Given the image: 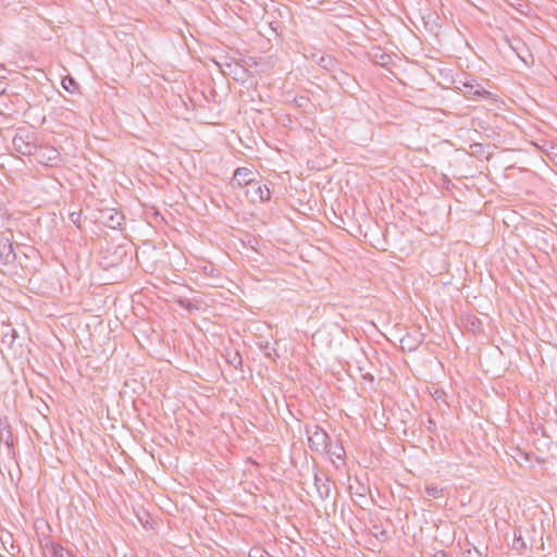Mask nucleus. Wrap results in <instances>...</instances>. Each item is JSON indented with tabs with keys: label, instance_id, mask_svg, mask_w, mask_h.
Listing matches in <instances>:
<instances>
[{
	"label": "nucleus",
	"instance_id": "obj_14",
	"mask_svg": "<svg viewBox=\"0 0 557 557\" xmlns=\"http://www.w3.org/2000/svg\"><path fill=\"white\" fill-rule=\"evenodd\" d=\"M175 302L183 309H186L189 312H194L199 310V305L191 301L190 299L182 296L175 297Z\"/></svg>",
	"mask_w": 557,
	"mask_h": 557
},
{
	"label": "nucleus",
	"instance_id": "obj_26",
	"mask_svg": "<svg viewBox=\"0 0 557 557\" xmlns=\"http://www.w3.org/2000/svg\"><path fill=\"white\" fill-rule=\"evenodd\" d=\"M78 216H79V215H78V214H76V213H71V220H72L74 223H76V222H77Z\"/></svg>",
	"mask_w": 557,
	"mask_h": 557
},
{
	"label": "nucleus",
	"instance_id": "obj_23",
	"mask_svg": "<svg viewBox=\"0 0 557 557\" xmlns=\"http://www.w3.org/2000/svg\"><path fill=\"white\" fill-rule=\"evenodd\" d=\"M466 557H481V552L476 547H471L465 552Z\"/></svg>",
	"mask_w": 557,
	"mask_h": 557
},
{
	"label": "nucleus",
	"instance_id": "obj_9",
	"mask_svg": "<svg viewBox=\"0 0 557 557\" xmlns=\"http://www.w3.org/2000/svg\"><path fill=\"white\" fill-rule=\"evenodd\" d=\"M463 87L466 88L465 95L470 99L484 98L490 99L492 97V92L483 88L480 84H473L470 82H465Z\"/></svg>",
	"mask_w": 557,
	"mask_h": 557
},
{
	"label": "nucleus",
	"instance_id": "obj_4",
	"mask_svg": "<svg viewBox=\"0 0 557 557\" xmlns=\"http://www.w3.org/2000/svg\"><path fill=\"white\" fill-rule=\"evenodd\" d=\"M16 259L12 238L5 233H0V263L4 267L12 265Z\"/></svg>",
	"mask_w": 557,
	"mask_h": 557
},
{
	"label": "nucleus",
	"instance_id": "obj_2",
	"mask_svg": "<svg viewBox=\"0 0 557 557\" xmlns=\"http://www.w3.org/2000/svg\"><path fill=\"white\" fill-rule=\"evenodd\" d=\"M308 435V444L311 450L318 454H324V450L330 446L329 434L319 425L313 424L306 428Z\"/></svg>",
	"mask_w": 557,
	"mask_h": 557
},
{
	"label": "nucleus",
	"instance_id": "obj_30",
	"mask_svg": "<svg viewBox=\"0 0 557 557\" xmlns=\"http://www.w3.org/2000/svg\"><path fill=\"white\" fill-rule=\"evenodd\" d=\"M250 557H257V554L252 555V552H250Z\"/></svg>",
	"mask_w": 557,
	"mask_h": 557
},
{
	"label": "nucleus",
	"instance_id": "obj_17",
	"mask_svg": "<svg viewBox=\"0 0 557 557\" xmlns=\"http://www.w3.org/2000/svg\"><path fill=\"white\" fill-rule=\"evenodd\" d=\"M425 492L430 497L440 498L444 495V490L435 485H429L425 487Z\"/></svg>",
	"mask_w": 557,
	"mask_h": 557
},
{
	"label": "nucleus",
	"instance_id": "obj_19",
	"mask_svg": "<svg viewBox=\"0 0 557 557\" xmlns=\"http://www.w3.org/2000/svg\"><path fill=\"white\" fill-rule=\"evenodd\" d=\"M234 67L235 69L232 72L234 73L236 79H244V76L248 74V69L239 65L238 63H236Z\"/></svg>",
	"mask_w": 557,
	"mask_h": 557
},
{
	"label": "nucleus",
	"instance_id": "obj_27",
	"mask_svg": "<svg viewBox=\"0 0 557 557\" xmlns=\"http://www.w3.org/2000/svg\"><path fill=\"white\" fill-rule=\"evenodd\" d=\"M361 488H362V492H361V490H358V495L361 496V497H364V490L366 488L363 486Z\"/></svg>",
	"mask_w": 557,
	"mask_h": 557
},
{
	"label": "nucleus",
	"instance_id": "obj_24",
	"mask_svg": "<svg viewBox=\"0 0 557 557\" xmlns=\"http://www.w3.org/2000/svg\"><path fill=\"white\" fill-rule=\"evenodd\" d=\"M319 64L324 69H329L332 66L333 60L330 57H321Z\"/></svg>",
	"mask_w": 557,
	"mask_h": 557
},
{
	"label": "nucleus",
	"instance_id": "obj_29",
	"mask_svg": "<svg viewBox=\"0 0 557 557\" xmlns=\"http://www.w3.org/2000/svg\"><path fill=\"white\" fill-rule=\"evenodd\" d=\"M434 425V422L432 420H429V426L428 429L431 430V426Z\"/></svg>",
	"mask_w": 557,
	"mask_h": 557
},
{
	"label": "nucleus",
	"instance_id": "obj_13",
	"mask_svg": "<svg viewBox=\"0 0 557 557\" xmlns=\"http://www.w3.org/2000/svg\"><path fill=\"white\" fill-rule=\"evenodd\" d=\"M46 549L52 557H73V555L58 543L46 544Z\"/></svg>",
	"mask_w": 557,
	"mask_h": 557
},
{
	"label": "nucleus",
	"instance_id": "obj_11",
	"mask_svg": "<svg viewBox=\"0 0 557 557\" xmlns=\"http://www.w3.org/2000/svg\"><path fill=\"white\" fill-rule=\"evenodd\" d=\"M252 174L253 173L247 168H238L234 172L233 181L239 186H248L253 181V178L251 177Z\"/></svg>",
	"mask_w": 557,
	"mask_h": 557
},
{
	"label": "nucleus",
	"instance_id": "obj_3",
	"mask_svg": "<svg viewBox=\"0 0 557 557\" xmlns=\"http://www.w3.org/2000/svg\"><path fill=\"white\" fill-rule=\"evenodd\" d=\"M33 156L38 163L46 166H55L61 162L60 152L54 147L50 146L37 147Z\"/></svg>",
	"mask_w": 557,
	"mask_h": 557
},
{
	"label": "nucleus",
	"instance_id": "obj_7",
	"mask_svg": "<svg viewBox=\"0 0 557 557\" xmlns=\"http://www.w3.org/2000/svg\"><path fill=\"white\" fill-rule=\"evenodd\" d=\"M101 220L107 227L116 230L123 224L124 215L114 209H106L101 212Z\"/></svg>",
	"mask_w": 557,
	"mask_h": 557
},
{
	"label": "nucleus",
	"instance_id": "obj_20",
	"mask_svg": "<svg viewBox=\"0 0 557 557\" xmlns=\"http://www.w3.org/2000/svg\"><path fill=\"white\" fill-rule=\"evenodd\" d=\"M512 546L515 549H521V548L525 547V543L521 535H517V534L515 535Z\"/></svg>",
	"mask_w": 557,
	"mask_h": 557
},
{
	"label": "nucleus",
	"instance_id": "obj_21",
	"mask_svg": "<svg viewBox=\"0 0 557 557\" xmlns=\"http://www.w3.org/2000/svg\"><path fill=\"white\" fill-rule=\"evenodd\" d=\"M264 354L268 358L275 360L276 357H278V354L275 348H272L269 346V344L265 346Z\"/></svg>",
	"mask_w": 557,
	"mask_h": 557
},
{
	"label": "nucleus",
	"instance_id": "obj_18",
	"mask_svg": "<svg viewBox=\"0 0 557 557\" xmlns=\"http://www.w3.org/2000/svg\"><path fill=\"white\" fill-rule=\"evenodd\" d=\"M227 362L232 364L235 369H237L238 367L242 366V357L237 351L228 354Z\"/></svg>",
	"mask_w": 557,
	"mask_h": 557
},
{
	"label": "nucleus",
	"instance_id": "obj_28",
	"mask_svg": "<svg viewBox=\"0 0 557 557\" xmlns=\"http://www.w3.org/2000/svg\"><path fill=\"white\" fill-rule=\"evenodd\" d=\"M361 488H362V492H361V490H358V495L361 496V497H364V490L366 488L363 486Z\"/></svg>",
	"mask_w": 557,
	"mask_h": 557
},
{
	"label": "nucleus",
	"instance_id": "obj_16",
	"mask_svg": "<svg viewBox=\"0 0 557 557\" xmlns=\"http://www.w3.org/2000/svg\"><path fill=\"white\" fill-rule=\"evenodd\" d=\"M61 84H62V87L71 94L76 92V90L78 89V84L72 76H65L62 79Z\"/></svg>",
	"mask_w": 557,
	"mask_h": 557
},
{
	"label": "nucleus",
	"instance_id": "obj_15",
	"mask_svg": "<svg viewBox=\"0 0 557 557\" xmlns=\"http://www.w3.org/2000/svg\"><path fill=\"white\" fill-rule=\"evenodd\" d=\"M373 60L382 65V66H385L387 64L391 63L392 61V57L385 52H383L381 49H377L374 53H373Z\"/></svg>",
	"mask_w": 557,
	"mask_h": 557
},
{
	"label": "nucleus",
	"instance_id": "obj_10",
	"mask_svg": "<svg viewBox=\"0 0 557 557\" xmlns=\"http://www.w3.org/2000/svg\"><path fill=\"white\" fill-rule=\"evenodd\" d=\"M313 479L319 498L322 500L329 498L331 495V486L329 483V479L326 478L323 480L322 478L319 476L318 473H314Z\"/></svg>",
	"mask_w": 557,
	"mask_h": 557
},
{
	"label": "nucleus",
	"instance_id": "obj_5",
	"mask_svg": "<svg viewBox=\"0 0 557 557\" xmlns=\"http://www.w3.org/2000/svg\"><path fill=\"white\" fill-rule=\"evenodd\" d=\"M18 334L14 327L10 324L1 327V346L2 348L16 354L17 349L22 347L21 343H17Z\"/></svg>",
	"mask_w": 557,
	"mask_h": 557
},
{
	"label": "nucleus",
	"instance_id": "obj_25",
	"mask_svg": "<svg viewBox=\"0 0 557 557\" xmlns=\"http://www.w3.org/2000/svg\"><path fill=\"white\" fill-rule=\"evenodd\" d=\"M510 47L512 48V50L517 51V54H518L519 59H521L522 61L525 62L524 57L518 51L519 48L513 46L512 44H510Z\"/></svg>",
	"mask_w": 557,
	"mask_h": 557
},
{
	"label": "nucleus",
	"instance_id": "obj_8",
	"mask_svg": "<svg viewBox=\"0 0 557 557\" xmlns=\"http://www.w3.org/2000/svg\"><path fill=\"white\" fill-rule=\"evenodd\" d=\"M324 454H327L330 457L331 462L338 469L342 465H344L345 459V449L342 444L335 443L332 444L330 442V446L326 450H324Z\"/></svg>",
	"mask_w": 557,
	"mask_h": 557
},
{
	"label": "nucleus",
	"instance_id": "obj_1",
	"mask_svg": "<svg viewBox=\"0 0 557 557\" xmlns=\"http://www.w3.org/2000/svg\"><path fill=\"white\" fill-rule=\"evenodd\" d=\"M12 144L14 150L23 156H33L37 149L36 136L27 128H17Z\"/></svg>",
	"mask_w": 557,
	"mask_h": 557
},
{
	"label": "nucleus",
	"instance_id": "obj_22",
	"mask_svg": "<svg viewBox=\"0 0 557 557\" xmlns=\"http://www.w3.org/2000/svg\"><path fill=\"white\" fill-rule=\"evenodd\" d=\"M202 271L205 274L210 275V276L218 275V271L214 269V267L212 264L203 265Z\"/></svg>",
	"mask_w": 557,
	"mask_h": 557
},
{
	"label": "nucleus",
	"instance_id": "obj_12",
	"mask_svg": "<svg viewBox=\"0 0 557 557\" xmlns=\"http://www.w3.org/2000/svg\"><path fill=\"white\" fill-rule=\"evenodd\" d=\"M0 443H4L9 447L13 445V435L7 419H0Z\"/></svg>",
	"mask_w": 557,
	"mask_h": 557
},
{
	"label": "nucleus",
	"instance_id": "obj_6",
	"mask_svg": "<svg viewBox=\"0 0 557 557\" xmlns=\"http://www.w3.org/2000/svg\"><path fill=\"white\" fill-rule=\"evenodd\" d=\"M247 196L250 198L252 202L260 201L264 202L270 199V189L267 185H262L258 181H252L246 189Z\"/></svg>",
	"mask_w": 557,
	"mask_h": 557
}]
</instances>
